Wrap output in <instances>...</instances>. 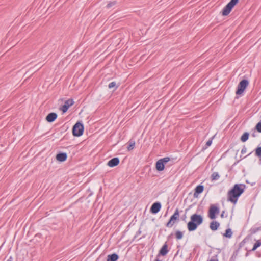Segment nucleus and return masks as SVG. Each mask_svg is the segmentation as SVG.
<instances>
[{
	"instance_id": "nucleus-1",
	"label": "nucleus",
	"mask_w": 261,
	"mask_h": 261,
	"mask_svg": "<svg viewBox=\"0 0 261 261\" xmlns=\"http://www.w3.org/2000/svg\"><path fill=\"white\" fill-rule=\"evenodd\" d=\"M245 186L243 184H236L227 193V200L235 204L240 196L244 192Z\"/></svg>"
},
{
	"instance_id": "nucleus-2",
	"label": "nucleus",
	"mask_w": 261,
	"mask_h": 261,
	"mask_svg": "<svg viewBox=\"0 0 261 261\" xmlns=\"http://www.w3.org/2000/svg\"><path fill=\"white\" fill-rule=\"evenodd\" d=\"M190 218L191 221L188 223L187 227L189 231H192L196 229L197 226L202 223L203 218L200 215L194 214Z\"/></svg>"
},
{
	"instance_id": "nucleus-3",
	"label": "nucleus",
	"mask_w": 261,
	"mask_h": 261,
	"mask_svg": "<svg viewBox=\"0 0 261 261\" xmlns=\"http://www.w3.org/2000/svg\"><path fill=\"white\" fill-rule=\"evenodd\" d=\"M248 85L249 82L247 80L244 79L241 81L238 85L236 94L239 95H242Z\"/></svg>"
},
{
	"instance_id": "nucleus-4",
	"label": "nucleus",
	"mask_w": 261,
	"mask_h": 261,
	"mask_svg": "<svg viewBox=\"0 0 261 261\" xmlns=\"http://www.w3.org/2000/svg\"><path fill=\"white\" fill-rule=\"evenodd\" d=\"M239 2V0H231L224 8L222 14L223 16H227L231 12L233 7Z\"/></svg>"
},
{
	"instance_id": "nucleus-5",
	"label": "nucleus",
	"mask_w": 261,
	"mask_h": 261,
	"mask_svg": "<svg viewBox=\"0 0 261 261\" xmlns=\"http://www.w3.org/2000/svg\"><path fill=\"white\" fill-rule=\"evenodd\" d=\"M170 160L169 157H165L159 160L155 164L156 169L158 171H162L165 168V164L167 163Z\"/></svg>"
},
{
	"instance_id": "nucleus-6",
	"label": "nucleus",
	"mask_w": 261,
	"mask_h": 261,
	"mask_svg": "<svg viewBox=\"0 0 261 261\" xmlns=\"http://www.w3.org/2000/svg\"><path fill=\"white\" fill-rule=\"evenodd\" d=\"M83 125L79 122L76 123L72 128V133L74 136L79 137L81 136L83 133Z\"/></svg>"
},
{
	"instance_id": "nucleus-7",
	"label": "nucleus",
	"mask_w": 261,
	"mask_h": 261,
	"mask_svg": "<svg viewBox=\"0 0 261 261\" xmlns=\"http://www.w3.org/2000/svg\"><path fill=\"white\" fill-rule=\"evenodd\" d=\"M179 217V214L178 210L177 208L174 214L170 217V219L168 222L166 224V226L168 227H171L175 223V221L177 220H178Z\"/></svg>"
},
{
	"instance_id": "nucleus-8",
	"label": "nucleus",
	"mask_w": 261,
	"mask_h": 261,
	"mask_svg": "<svg viewBox=\"0 0 261 261\" xmlns=\"http://www.w3.org/2000/svg\"><path fill=\"white\" fill-rule=\"evenodd\" d=\"M219 213V208L214 205H212L210 206L209 209L208 217L211 219H215L216 218V215L218 214Z\"/></svg>"
},
{
	"instance_id": "nucleus-9",
	"label": "nucleus",
	"mask_w": 261,
	"mask_h": 261,
	"mask_svg": "<svg viewBox=\"0 0 261 261\" xmlns=\"http://www.w3.org/2000/svg\"><path fill=\"white\" fill-rule=\"evenodd\" d=\"M74 103L73 100L72 99H69L65 101V103L63 106H62L61 108V110L63 113L67 112L68 108L72 106Z\"/></svg>"
},
{
	"instance_id": "nucleus-10",
	"label": "nucleus",
	"mask_w": 261,
	"mask_h": 261,
	"mask_svg": "<svg viewBox=\"0 0 261 261\" xmlns=\"http://www.w3.org/2000/svg\"><path fill=\"white\" fill-rule=\"evenodd\" d=\"M161 208V203L160 202H155L152 205L150 208V212L152 214H156L160 211Z\"/></svg>"
},
{
	"instance_id": "nucleus-11",
	"label": "nucleus",
	"mask_w": 261,
	"mask_h": 261,
	"mask_svg": "<svg viewBox=\"0 0 261 261\" xmlns=\"http://www.w3.org/2000/svg\"><path fill=\"white\" fill-rule=\"evenodd\" d=\"M120 162L119 159L118 158L116 157L110 160L107 163V165L110 167H114L116 166L119 164Z\"/></svg>"
},
{
	"instance_id": "nucleus-12",
	"label": "nucleus",
	"mask_w": 261,
	"mask_h": 261,
	"mask_svg": "<svg viewBox=\"0 0 261 261\" xmlns=\"http://www.w3.org/2000/svg\"><path fill=\"white\" fill-rule=\"evenodd\" d=\"M57 118V115L55 113H50L46 117V120L48 122H52Z\"/></svg>"
},
{
	"instance_id": "nucleus-13",
	"label": "nucleus",
	"mask_w": 261,
	"mask_h": 261,
	"mask_svg": "<svg viewBox=\"0 0 261 261\" xmlns=\"http://www.w3.org/2000/svg\"><path fill=\"white\" fill-rule=\"evenodd\" d=\"M67 158V154L66 153H60L57 154L56 159L60 162H64L66 160Z\"/></svg>"
},
{
	"instance_id": "nucleus-14",
	"label": "nucleus",
	"mask_w": 261,
	"mask_h": 261,
	"mask_svg": "<svg viewBox=\"0 0 261 261\" xmlns=\"http://www.w3.org/2000/svg\"><path fill=\"white\" fill-rule=\"evenodd\" d=\"M168 245L166 242L160 249V254L162 256H165L168 253Z\"/></svg>"
},
{
	"instance_id": "nucleus-15",
	"label": "nucleus",
	"mask_w": 261,
	"mask_h": 261,
	"mask_svg": "<svg viewBox=\"0 0 261 261\" xmlns=\"http://www.w3.org/2000/svg\"><path fill=\"white\" fill-rule=\"evenodd\" d=\"M204 190L203 186L202 185H198L195 189V192L194 193V196L195 197H197L198 195L201 193Z\"/></svg>"
},
{
	"instance_id": "nucleus-16",
	"label": "nucleus",
	"mask_w": 261,
	"mask_h": 261,
	"mask_svg": "<svg viewBox=\"0 0 261 261\" xmlns=\"http://www.w3.org/2000/svg\"><path fill=\"white\" fill-rule=\"evenodd\" d=\"M118 258L119 256L117 254L113 253L112 254L108 255L107 261H117Z\"/></svg>"
},
{
	"instance_id": "nucleus-17",
	"label": "nucleus",
	"mask_w": 261,
	"mask_h": 261,
	"mask_svg": "<svg viewBox=\"0 0 261 261\" xmlns=\"http://www.w3.org/2000/svg\"><path fill=\"white\" fill-rule=\"evenodd\" d=\"M220 226L219 223L217 221H212L210 223V227L212 230H216Z\"/></svg>"
},
{
	"instance_id": "nucleus-18",
	"label": "nucleus",
	"mask_w": 261,
	"mask_h": 261,
	"mask_svg": "<svg viewBox=\"0 0 261 261\" xmlns=\"http://www.w3.org/2000/svg\"><path fill=\"white\" fill-rule=\"evenodd\" d=\"M232 236V232L230 228L227 229L224 233L223 236L226 238H230Z\"/></svg>"
},
{
	"instance_id": "nucleus-19",
	"label": "nucleus",
	"mask_w": 261,
	"mask_h": 261,
	"mask_svg": "<svg viewBox=\"0 0 261 261\" xmlns=\"http://www.w3.org/2000/svg\"><path fill=\"white\" fill-rule=\"evenodd\" d=\"M249 134L247 132L244 133L243 135L241 137V140L243 142H246L249 138Z\"/></svg>"
},
{
	"instance_id": "nucleus-20",
	"label": "nucleus",
	"mask_w": 261,
	"mask_h": 261,
	"mask_svg": "<svg viewBox=\"0 0 261 261\" xmlns=\"http://www.w3.org/2000/svg\"><path fill=\"white\" fill-rule=\"evenodd\" d=\"M220 178V176L218 172H213L211 175V179L212 180H218Z\"/></svg>"
},
{
	"instance_id": "nucleus-21",
	"label": "nucleus",
	"mask_w": 261,
	"mask_h": 261,
	"mask_svg": "<svg viewBox=\"0 0 261 261\" xmlns=\"http://www.w3.org/2000/svg\"><path fill=\"white\" fill-rule=\"evenodd\" d=\"M135 145V142L134 140H130L129 141V145L127 147L128 150H131L134 149Z\"/></svg>"
},
{
	"instance_id": "nucleus-22",
	"label": "nucleus",
	"mask_w": 261,
	"mask_h": 261,
	"mask_svg": "<svg viewBox=\"0 0 261 261\" xmlns=\"http://www.w3.org/2000/svg\"><path fill=\"white\" fill-rule=\"evenodd\" d=\"M255 155L261 160V147H258L255 149Z\"/></svg>"
},
{
	"instance_id": "nucleus-23",
	"label": "nucleus",
	"mask_w": 261,
	"mask_h": 261,
	"mask_svg": "<svg viewBox=\"0 0 261 261\" xmlns=\"http://www.w3.org/2000/svg\"><path fill=\"white\" fill-rule=\"evenodd\" d=\"M261 246V242L259 240H257L256 243L254 244L253 247L251 251H255L256 248Z\"/></svg>"
},
{
	"instance_id": "nucleus-24",
	"label": "nucleus",
	"mask_w": 261,
	"mask_h": 261,
	"mask_svg": "<svg viewBox=\"0 0 261 261\" xmlns=\"http://www.w3.org/2000/svg\"><path fill=\"white\" fill-rule=\"evenodd\" d=\"M175 236H176V238L177 240H180V239H181L182 238L183 234H182V233L181 231L178 230L175 233Z\"/></svg>"
},
{
	"instance_id": "nucleus-25",
	"label": "nucleus",
	"mask_w": 261,
	"mask_h": 261,
	"mask_svg": "<svg viewBox=\"0 0 261 261\" xmlns=\"http://www.w3.org/2000/svg\"><path fill=\"white\" fill-rule=\"evenodd\" d=\"M256 129L258 132L259 133H261V122H258L256 126H255Z\"/></svg>"
},
{
	"instance_id": "nucleus-26",
	"label": "nucleus",
	"mask_w": 261,
	"mask_h": 261,
	"mask_svg": "<svg viewBox=\"0 0 261 261\" xmlns=\"http://www.w3.org/2000/svg\"><path fill=\"white\" fill-rule=\"evenodd\" d=\"M116 4V1L111 2L109 4H108L107 7L108 8H111L112 6L115 5Z\"/></svg>"
},
{
	"instance_id": "nucleus-27",
	"label": "nucleus",
	"mask_w": 261,
	"mask_h": 261,
	"mask_svg": "<svg viewBox=\"0 0 261 261\" xmlns=\"http://www.w3.org/2000/svg\"><path fill=\"white\" fill-rule=\"evenodd\" d=\"M116 86V82H111L109 85H108V87L110 88V89H111L113 87H114L115 86Z\"/></svg>"
},
{
	"instance_id": "nucleus-28",
	"label": "nucleus",
	"mask_w": 261,
	"mask_h": 261,
	"mask_svg": "<svg viewBox=\"0 0 261 261\" xmlns=\"http://www.w3.org/2000/svg\"><path fill=\"white\" fill-rule=\"evenodd\" d=\"M246 151H247V148L245 146H244L242 149L241 150V153L244 154L246 152Z\"/></svg>"
},
{
	"instance_id": "nucleus-29",
	"label": "nucleus",
	"mask_w": 261,
	"mask_h": 261,
	"mask_svg": "<svg viewBox=\"0 0 261 261\" xmlns=\"http://www.w3.org/2000/svg\"><path fill=\"white\" fill-rule=\"evenodd\" d=\"M212 140H208L206 143V147L210 146L212 144Z\"/></svg>"
},
{
	"instance_id": "nucleus-30",
	"label": "nucleus",
	"mask_w": 261,
	"mask_h": 261,
	"mask_svg": "<svg viewBox=\"0 0 261 261\" xmlns=\"http://www.w3.org/2000/svg\"><path fill=\"white\" fill-rule=\"evenodd\" d=\"M209 261H218V260L216 257H212Z\"/></svg>"
},
{
	"instance_id": "nucleus-31",
	"label": "nucleus",
	"mask_w": 261,
	"mask_h": 261,
	"mask_svg": "<svg viewBox=\"0 0 261 261\" xmlns=\"http://www.w3.org/2000/svg\"><path fill=\"white\" fill-rule=\"evenodd\" d=\"M7 261H12V258L10 257Z\"/></svg>"
},
{
	"instance_id": "nucleus-32",
	"label": "nucleus",
	"mask_w": 261,
	"mask_h": 261,
	"mask_svg": "<svg viewBox=\"0 0 261 261\" xmlns=\"http://www.w3.org/2000/svg\"><path fill=\"white\" fill-rule=\"evenodd\" d=\"M224 212H222V213L221 214V217H223V214H224Z\"/></svg>"
},
{
	"instance_id": "nucleus-33",
	"label": "nucleus",
	"mask_w": 261,
	"mask_h": 261,
	"mask_svg": "<svg viewBox=\"0 0 261 261\" xmlns=\"http://www.w3.org/2000/svg\"><path fill=\"white\" fill-rule=\"evenodd\" d=\"M251 153H249V154H248V155H249L250 154H251Z\"/></svg>"
}]
</instances>
